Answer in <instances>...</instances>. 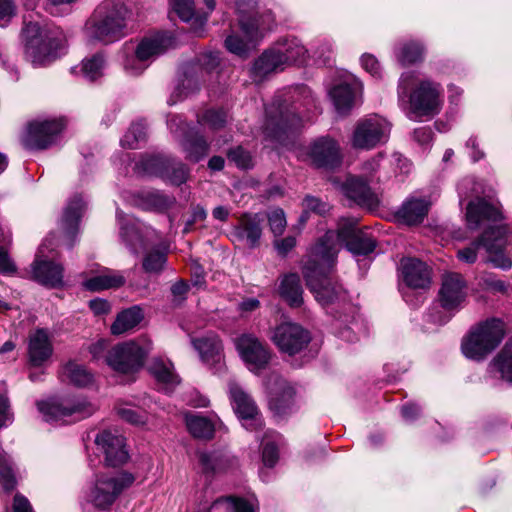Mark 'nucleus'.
<instances>
[{
  "label": "nucleus",
  "mask_w": 512,
  "mask_h": 512,
  "mask_svg": "<svg viewBox=\"0 0 512 512\" xmlns=\"http://www.w3.org/2000/svg\"><path fill=\"white\" fill-rule=\"evenodd\" d=\"M94 443L103 453L108 466H119L128 459L125 439L117 430H103L97 433Z\"/></svg>",
  "instance_id": "20"
},
{
  "label": "nucleus",
  "mask_w": 512,
  "mask_h": 512,
  "mask_svg": "<svg viewBox=\"0 0 512 512\" xmlns=\"http://www.w3.org/2000/svg\"><path fill=\"white\" fill-rule=\"evenodd\" d=\"M401 272L405 283L412 288H428L430 285V270L421 260L416 258H403Z\"/></svg>",
  "instance_id": "29"
},
{
  "label": "nucleus",
  "mask_w": 512,
  "mask_h": 512,
  "mask_svg": "<svg viewBox=\"0 0 512 512\" xmlns=\"http://www.w3.org/2000/svg\"><path fill=\"white\" fill-rule=\"evenodd\" d=\"M236 349L247 368L258 373L265 369L271 359L269 348L252 334H242L235 339Z\"/></svg>",
  "instance_id": "15"
},
{
  "label": "nucleus",
  "mask_w": 512,
  "mask_h": 512,
  "mask_svg": "<svg viewBox=\"0 0 512 512\" xmlns=\"http://www.w3.org/2000/svg\"><path fill=\"white\" fill-rule=\"evenodd\" d=\"M429 202L421 198L407 199L397 212L400 221L408 225L422 222L429 210Z\"/></svg>",
  "instance_id": "35"
},
{
  "label": "nucleus",
  "mask_w": 512,
  "mask_h": 512,
  "mask_svg": "<svg viewBox=\"0 0 512 512\" xmlns=\"http://www.w3.org/2000/svg\"><path fill=\"white\" fill-rule=\"evenodd\" d=\"M70 73L87 82H94L103 76L101 66H72Z\"/></svg>",
  "instance_id": "55"
},
{
  "label": "nucleus",
  "mask_w": 512,
  "mask_h": 512,
  "mask_svg": "<svg viewBox=\"0 0 512 512\" xmlns=\"http://www.w3.org/2000/svg\"><path fill=\"white\" fill-rule=\"evenodd\" d=\"M173 199L159 191H148L142 194V207L144 209L162 210L168 208Z\"/></svg>",
  "instance_id": "48"
},
{
  "label": "nucleus",
  "mask_w": 512,
  "mask_h": 512,
  "mask_svg": "<svg viewBox=\"0 0 512 512\" xmlns=\"http://www.w3.org/2000/svg\"><path fill=\"white\" fill-rule=\"evenodd\" d=\"M191 343L203 362L214 363L220 360L222 343L215 333L210 332L201 337L191 338Z\"/></svg>",
  "instance_id": "32"
},
{
  "label": "nucleus",
  "mask_w": 512,
  "mask_h": 512,
  "mask_svg": "<svg viewBox=\"0 0 512 512\" xmlns=\"http://www.w3.org/2000/svg\"><path fill=\"white\" fill-rule=\"evenodd\" d=\"M151 349V342H125L116 345L108 352L106 362L118 373L133 374L142 368Z\"/></svg>",
  "instance_id": "10"
},
{
  "label": "nucleus",
  "mask_w": 512,
  "mask_h": 512,
  "mask_svg": "<svg viewBox=\"0 0 512 512\" xmlns=\"http://www.w3.org/2000/svg\"><path fill=\"white\" fill-rule=\"evenodd\" d=\"M278 292L281 298L291 307H300L303 303V289L300 277L296 273H290L280 281Z\"/></svg>",
  "instance_id": "37"
},
{
  "label": "nucleus",
  "mask_w": 512,
  "mask_h": 512,
  "mask_svg": "<svg viewBox=\"0 0 512 512\" xmlns=\"http://www.w3.org/2000/svg\"><path fill=\"white\" fill-rule=\"evenodd\" d=\"M267 218L272 233L275 236L282 235L287 225L284 211L280 208L274 209L268 214Z\"/></svg>",
  "instance_id": "54"
},
{
  "label": "nucleus",
  "mask_w": 512,
  "mask_h": 512,
  "mask_svg": "<svg viewBox=\"0 0 512 512\" xmlns=\"http://www.w3.org/2000/svg\"><path fill=\"white\" fill-rule=\"evenodd\" d=\"M133 482V475L127 472L97 475L87 494V502L96 509L108 510Z\"/></svg>",
  "instance_id": "9"
},
{
  "label": "nucleus",
  "mask_w": 512,
  "mask_h": 512,
  "mask_svg": "<svg viewBox=\"0 0 512 512\" xmlns=\"http://www.w3.org/2000/svg\"><path fill=\"white\" fill-rule=\"evenodd\" d=\"M85 202L82 197L76 195L71 198L64 210L61 219V228L67 238V245L72 247L78 233L79 221L85 211Z\"/></svg>",
  "instance_id": "28"
},
{
  "label": "nucleus",
  "mask_w": 512,
  "mask_h": 512,
  "mask_svg": "<svg viewBox=\"0 0 512 512\" xmlns=\"http://www.w3.org/2000/svg\"><path fill=\"white\" fill-rule=\"evenodd\" d=\"M63 272L61 264L44 258L43 247H40L32 264L33 279L42 285L57 288L63 285Z\"/></svg>",
  "instance_id": "24"
},
{
  "label": "nucleus",
  "mask_w": 512,
  "mask_h": 512,
  "mask_svg": "<svg viewBox=\"0 0 512 512\" xmlns=\"http://www.w3.org/2000/svg\"><path fill=\"white\" fill-rule=\"evenodd\" d=\"M398 59L409 64L422 62L424 60L423 45L415 41L404 43L399 50Z\"/></svg>",
  "instance_id": "46"
},
{
  "label": "nucleus",
  "mask_w": 512,
  "mask_h": 512,
  "mask_svg": "<svg viewBox=\"0 0 512 512\" xmlns=\"http://www.w3.org/2000/svg\"><path fill=\"white\" fill-rule=\"evenodd\" d=\"M504 334V323L501 320H486L473 327L463 339L462 352L469 359L482 360L499 346Z\"/></svg>",
  "instance_id": "7"
},
{
  "label": "nucleus",
  "mask_w": 512,
  "mask_h": 512,
  "mask_svg": "<svg viewBox=\"0 0 512 512\" xmlns=\"http://www.w3.org/2000/svg\"><path fill=\"white\" fill-rule=\"evenodd\" d=\"M125 284V277L116 271L102 268L98 273L83 281V287L89 291H101L119 288Z\"/></svg>",
  "instance_id": "34"
},
{
  "label": "nucleus",
  "mask_w": 512,
  "mask_h": 512,
  "mask_svg": "<svg viewBox=\"0 0 512 512\" xmlns=\"http://www.w3.org/2000/svg\"><path fill=\"white\" fill-rule=\"evenodd\" d=\"M263 463L266 467H274L279 459L278 447L273 442H267L263 446Z\"/></svg>",
  "instance_id": "59"
},
{
  "label": "nucleus",
  "mask_w": 512,
  "mask_h": 512,
  "mask_svg": "<svg viewBox=\"0 0 512 512\" xmlns=\"http://www.w3.org/2000/svg\"><path fill=\"white\" fill-rule=\"evenodd\" d=\"M234 2L241 30L250 39L257 35L261 25H268L274 21L271 10H260L258 0H235Z\"/></svg>",
  "instance_id": "17"
},
{
  "label": "nucleus",
  "mask_w": 512,
  "mask_h": 512,
  "mask_svg": "<svg viewBox=\"0 0 512 512\" xmlns=\"http://www.w3.org/2000/svg\"><path fill=\"white\" fill-rule=\"evenodd\" d=\"M25 51L35 60L55 61L65 53L66 37L60 28H42L29 22L22 30Z\"/></svg>",
  "instance_id": "6"
},
{
  "label": "nucleus",
  "mask_w": 512,
  "mask_h": 512,
  "mask_svg": "<svg viewBox=\"0 0 512 512\" xmlns=\"http://www.w3.org/2000/svg\"><path fill=\"white\" fill-rule=\"evenodd\" d=\"M181 144L187 154V158L194 162H198L208 152V144L204 138L193 132L185 134Z\"/></svg>",
  "instance_id": "40"
},
{
  "label": "nucleus",
  "mask_w": 512,
  "mask_h": 512,
  "mask_svg": "<svg viewBox=\"0 0 512 512\" xmlns=\"http://www.w3.org/2000/svg\"><path fill=\"white\" fill-rule=\"evenodd\" d=\"M64 128L63 119L34 120L27 125L22 143L31 150L47 149L56 143Z\"/></svg>",
  "instance_id": "13"
},
{
  "label": "nucleus",
  "mask_w": 512,
  "mask_h": 512,
  "mask_svg": "<svg viewBox=\"0 0 512 512\" xmlns=\"http://www.w3.org/2000/svg\"><path fill=\"white\" fill-rule=\"evenodd\" d=\"M279 66H248L247 73L255 83H261Z\"/></svg>",
  "instance_id": "58"
},
{
  "label": "nucleus",
  "mask_w": 512,
  "mask_h": 512,
  "mask_svg": "<svg viewBox=\"0 0 512 512\" xmlns=\"http://www.w3.org/2000/svg\"><path fill=\"white\" fill-rule=\"evenodd\" d=\"M185 419L187 428L193 437L209 439L213 436L214 425L206 417L196 414H187Z\"/></svg>",
  "instance_id": "43"
},
{
  "label": "nucleus",
  "mask_w": 512,
  "mask_h": 512,
  "mask_svg": "<svg viewBox=\"0 0 512 512\" xmlns=\"http://www.w3.org/2000/svg\"><path fill=\"white\" fill-rule=\"evenodd\" d=\"M342 192L361 206L373 207L378 204L377 196L362 177L349 176L342 184Z\"/></svg>",
  "instance_id": "30"
},
{
  "label": "nucleus",
  "mask_w": 512,
  "mask_h": 512,
  "mask_svg": "<svg viewBox=\"0 0 512 512\" xmlns=\"http://www.w3.org/2000/svg\"><path fill=\"white\" fill-rule=\"evenodd\" d=\"M15 473L12 464L0 447V485L5 491H12L16 487Z\"/></svg>",
  "instance_id": "45"
},
{
  "label": "nucleus",
  "mask_w": 512,
  "mask_h": 512,
  "mask_svg": "<svg viewBox=\"0 0 512 512\" xmlns=\"http://www.w3.org/2000/svg\"><path fill=\"white\" fill-rule=\"evenodd\" d=\"M167 261L166 254L158 250L148 252L142 262L143 270L149 274H159Z\"/></svg>",
  "instance_id": "49"
},
{
  "label": "nucleus",
  "mask_w": 512,
  "mask_h": 512,
  "mask_svg": "<svg viewBox=\"0 0 512 512\" xmlns=\"http://www.w3.org/2000/svg\"><path fill=\"white\" fill-rule=\"evenodd\" d=\"M227 120V115L223 110L209 109L206 110L198 119L202 125H207L211 129L217 130L222 128Z\"/></svg>",
  "instance_id": "52"
},
{
  "label": "nucleus",
  "mask_w": 512,
  "mask_h": 512,
  "mask_svg": "<svg viewBox=\"0 0 512 512\" xmlns=\"http://www.w3.org/2000/svg\"><path fill=\"white\" fill-rule=\"evenodd\" d=\"M335 265V247L324 251L321 245H312L303 260L302 273L315 300L330 309V313L339 314V318L343 315L348 321L356 313V307L342 284L330 277Z\"/></svg>",
  "instance_id": "1"
},
{
  "label": "nucleus",
  "mask_w": 512,
  "mask_h": 512,
  "mask_svg": "<svg viewBox=\"0 0 512 512\" xmlns=\"http://www.w3.org/2000/svg\"><path fill=\"white\" fill-rule=\"evenodd\" d=\"M466 222L471 230L485 227L479 241L458 251V258L466 263H474L477 249L483 246L487 252V262L494 267L509 269L512 265L510 257L505 253L508 229L503 223V215L493 204L477 197L466 207Z\"/></svg>",
  "instance_id": "2"
},
{
  "label": "nucleus",
  "mask_w": 512,
  "mask_h": 512,
  "mask_svg": "<svg viewBox=\"0 0 512 512\" xmlns=\"http://www.w3.org/2000/svg\"><path fill=\"white\" fill-rule=\"evenodd\" d=\"M141 165L148 174L158 176L175 185H180L187 179L188 170L186 166L171 158L149 156L142 160Z\"/></svg>",
  "instance_id": "19"
},
{
  "label": "nucleus",
  "mask_w": 512,
  "mask_h": 512,
  "mask_svg": "<svg viewBox=\"0 0 512 512\" xmlns=\"http://www.w3.org/2000/svg\"><path fill=\"white\" fill-rule=\"evenodd\" d=\"M53 353V345L45 329H37L28 338V359L34 367L42 366Z\"/></svg>",
  "instance_id": "27"
},
{
  "label": "nucleus",
  "mask_w": 512,
  "mask_h": 512,
  "mask_svg": "<svg viewBox=\"0 0 512 512\" xmlns=\"http://www.w3.org/2000/svg\"><path fill=\"white\" fill-rule=\"evenodd\" d=\"M301 125V118L293 110L272 105L266 110L263 134L266 139L285 144L289 135Z\"/></svg>",
  "instance_id": "12"
},
{
  "label": "nucleus",
  "mask_w": 512,
  "mask_h": 512,
  "mask_svg": "<svg viewBox=\"0 0 512 512\" xmlns=\"http://www.w3.org/2000/svg\"><path fill=\"white\" fill-rule=\"evenodd\" d=\"M362 91V84L353 76L346 75L330 90V96L339 114H347L355 105L357 95Z\"/></svg>",
  "instance_id": "23"
},
{
  "label": "nucleus",
  "mask_w": 512,
  "mask_h": 512,
  "mask_svg": "<svg viewBox=\"0 0 512 512\" xmlns=\"http://www.w3.org/2000/svg\"><path fill=\"white\" fill-rule=\"evenodd\" d=\"M149 371L166 392L172 391L180 382L174 373L173 364L169 361L156 358L149 365Z\"/></svg>",
  "instance_id": "36"
},
{
  "label": "nucleus",
  "mask_w": 512,
  "mask_h": 512,
  "mask_svg": "<svg viewBox=\"0 0 512 512\" xmlns=\"http://www.w3.org/2000/svg\"><path fill=\"white\" fill-rule=\"evenodd\" d=\"M89 308L96 316L106 315L111 311L110 303L102 298H95L89 301Z\"/></svg>",
  "instance_id": "62"
},
{
  "label": "nucleus",
  "mask_w": 512,
  "mask_h": 512,
  "mask_svg": "<svg viewBox=\"0 0 512 512\" xmlns=\"http://www.w3.org/2000/svg\"><path fill=\"white\" fill-rule=\"evenodd\" d=\"M228 159L243 169L249 168L251 166V156L242 147L231 149L228 152Z\"/></svg>",
  "instance_id": "56"
},
{
  "label": "nucleus",
  "mask_w": 512,
  "mask_h": 512,
  "mask_svg": "<svg viewBox=\"0 0 512 512\" xmlns=\"http://www.w3.org/2000/svg\"><path fill=\"white\" fill-rule=\"evenodd\" d=\"M45 421H78L90 416L94 409L84 399L65 398L37 403Z\"/></svg>",
  "instance_id": "11"
},
{
  "label": "nucleus",
  "mask_w": 512,
  "mask_h": 512,
  "mask_svg": "<svg viewBox=\"0 0 512 512\" xmlns=\"http://www.w3.org/2000/svg\"><path fill=\"white\" fill-rule=\"evenodd\" d=\"M129 15L122 0H103L87 20L85 35L104 44L116 42L126 35Z\"/></svg>",
  "instance_id": "4"
},
{
  "label": "nucleus",
  "mask_w": 512,
  "mask_h": 512,
  "mask_svg": "<svg viewBox=\"0 0 512 512\" xmlns=\"http://www.w3.org/2000/svg\"><path fill=\"white\" fill-rule=\"evenodd\" d=\"M142 319L143 312L139 306H132L125 309L117 315L111 325V333L113 335H121L136 327Z\"/></svg>",
  "instance_id": "38"
},
{
  "label": "nucleus",
  "mask_w": 512,
  "mask_h": 512,
  "mask_svg": "<svg viewBox=\"0 0 512 512\" xmlns=\"http://www.w3.org/2000/svg\"><path fill=\"white\" fill-rule=\"evenodd\" d=\"M306 48L295 38L283 39L265 50L260 57V64H293L306 61Z\"/></svg>",
  "instance_id": "18"
},
{
  "label": "nucleus",
  "mask_w": 512,
  "mask_h": 512,
  "mask_svg": "<svg viewBox=\"0 0 512 512\" xmlns=\"http://www.w3.org/2000/svg\"><path fill=\"white\" fill-rule=\"evenodd\" d=\"M269 409L275 417L283 418L290 414L295 405V389L279 375H271L267 381Z\"/></svg>",
  "instance_id": "16"
},
{
  "label": "nucleus",
  "mask_w": 512,
  "mask_h": 512,
  "mask_svg": "<svg viewBox=\"0 0 512 512\" xmlns=\"http://www.w3.org/2000/svg\"><path fill=\"white\" fill-rule=\"evenodd\" d=\"M271 340L281 353L294 356L307 348L311 334L297 323L284 322L274 328Z\"/></svg>",
  "instance_id": "14"
},
{
  "label": "nucleus",
  "mask_w": 512,
  "mask_h": 512,
  "mask_svg": "<svg viewBox=\"0 0 512 512\" xmlns=\"http://www.w3.org/2000/svg\"><path fill=\"white\" fill-rule=\"evenodd\" d=\"M170 38L157 34L143 38L135 49L139 61L153 60L156 56L163 54L170 45Z\"/></svg>",
  "instance_id": "33"
},
{
  "label": "nucleus",
  "mask_w": 512,
  "mask_h": 512,
  "mask_svg": "<svg viewBox=\"0 0 512 512\" xmlns=\"http://www.w3.org/2000/svg\"><path fill=\"white\" fill-rule=\"evenodd\" d=\"M178 89L180 90L181 94H184L185 96H187L188 94L198 90L199 84H198L197 79L194 76L189 75L188 73L185 72L184 79L181 80V83L179 84Z\"/></svg>",
  "instance_id": "61"
},
{
  "label": "nucleus",
  "mask_w": 512,
  "mask_h": 512,
  "mask_svg": "<svg viewBox=\"0 0 512 512\" xmlns=\"http://www.w3.org/2000/svg\"><path fill=\"white\" fill-rule=\"evenodd\" d=\"M13 420V413L7 397L0 395V429L7 426Z\"/></svg>",
  "instance_id": "60"
},
{
  "label": "nucleus",
  "mask_w": 512,
  "mask_h": 512,
  "mask_svg": "<svg viewBox=\"0 0 512 512\" xmlns=\"http://www.w3.org/2000/svg\"><path fill=\"white\" fill-rule=\"evenodd\" d=\"M170 4L179 18L189 23L190 29L194 34L197 36L202 35L207 15L200 16L196 14L193 0H170Z\"/></svg>",
  "instance_id": "31"
},
{
  "label": "nucleus",
  "mask_w": 512,
  "mask_h": 512,
  "mask_svg": "<svg viewBox=\"0 0 512 512\" xmlns=\"http://www.w3.org/2000/svg\"><path fill=\"white\" fill-rule=\"evenodd\" d=\"M399 98L408 96L409 118H432L444 104L442 85L428 78H421L412 72L403 73L398 84Z\"/></svg>",
  "instance_id": "3"
},
{
  "label": "nucleus",
  "mask_w": 512,
  "mask_h": 512,
  "mask_svg": "<svg viewBox=\"0 0 512 512\" xmlns=\"http://www.w3.org/2000/svg\"><path fill=\"white\" fill-rule=\"evenodd\" d=\"M303 213L300 216V221L305 223L308 219L309 213H314L316 215H325L330 210V206L328 203L322 201L319 198L314 196H306L302 202Z\"/></svg>",
  "instance_id": "47"
},
{
  "label": "nucleus",
  "mask_w": 512,
  "mask_h": 512,
  "mask_svg": "<svg viewBox=\"0 0 512 512\" xmlns=\"http://www.w3.org/2000/svg\"><path fill=\"white\" fill-rule=\"evenodd\" d=\"M308 156L316 167L333 168L341 163L340 147L336 140L323 136L311 143Z\"/></svg>",
  "instance_id": "22"
},
{
  "label": "nucleus",
  "mask_w": 512,
  "mask_h": 512,
  "mask_svg": "<svg viewBox=\"0 0 512 512\" xmlns=\"http://www.w3.org/2000/svg\"><path fill=\"white\" fill-rule=\"evenodd\" d=\"M356 218H342L336 231L329 230L313 245H321L325 251L329 247H335V261L343 244L356 256H366L372 253L376 247L375 239L367 232L356 228Z\"/></svg>",
  "instance_id": "5"
},
{
  "label": "nucleus",
  "mask_w": 512,
  "mask_h": 512,
  "mask_svg": "<svg viewBox=\"0 0 512 512\" xmlns=\"http://www.w3.org/2000/svg\"><path fill=\"white\" fill-rule=\"evenodd\" d=\"M245 36H247L245 34ZM253 38L246 37V40H243L237 35H230L225 40V47L226 49L240 58H244L248 52H249V44L248 42L251 41Z\"/></svg>",
  "instance_id": "53"
},
{
  "label": "nucleus",
  "mask_w": 512,
  "mask_h": 512,
  "mask_svg": "<svg viewBox=\"0 0 512 512\" xmlns=\"http://www.w3.org/2000/svg\"><path fill=\"white\" fill-rule=\"evenodd\" d=\"M262 222L263 218L259 214H243L233 229L234 239L250 248L257 247L262 236Z\"/></svg>",
  "instance_id": "26"
},
{
  "label": "nucleus",
  "mask_w": 512,
  "mask_h": 512,
  "mask_svg": "<svg viewBox=\"0 0 512 512\" xmlns=\"http://www.w3.org/2000/svg\"><path fill=\"white\" fill-rule=\"evenodd\" d=\"M492 373H499L500 377L512 383V342H507L490 364Z\"/></svg>",
  "instance_id": "39"
},
{
  "label": "nucleus",
  "mask_w": 512,
  "mask_h": 512,
  "mask_svg": "<svg viewBox=\"0 0 512 512\" xmlns=\"http://www.w3.org/2000/svg\"><path fill=\"white\" fill-rule=\"evenodd\" d=\"M188 292V285L182 280L177 281L171 287V293L174 297V301L181 302L185 299Z\"/></svg>",
  "instance_id": "64"
},
{
  "label": "nucleus",
  "mask_w": 512,
  "mask_h": 512,
  "mask_svg": "<svg viewBox=\"0 0 512 512\" xmlns=\"http://www.w3.org/2000/svg\"><path fill=\"white\" fill-rule=\"evenodd\" d=\"M230 399L235 413L242 420L251 421L246 429H257L261 426L259 409L252 397L235 381L229 383Z\"/></svg>",
  "instance_id": "21"
},
{
  "label": "nucleus",
  "mask_w": 512,
  "mask_h": 512,
  "mask_svg": "<svg viewBox=\"0 0 512 512\" xmlns=\"http://www.w3.org/2000/svg\"><path fill=\"white\" fill-rule=\"evenodd\" d=\"M209 512H255V509L248 501L229 496L217 499Z\"/></svg>",
  "instance_id": "42"
},
{
  "label": "nucleus",
  "mask_w": 512,
  "mask_h": 512,
  "mask_svg": "<svg viewBox=\"0 0 512 512\" xmlns=\"http://www.w3.org/2000/svg\"><path fill=\"white\" fill-rule=\"evenodd\" d=\"M64 373L70 382L78 387L88 386L93 381V375L84 366L74 362L65 366Z\"/></svg>",
  "instance_id": "44"
},
{
  "label": "nucleus",
  "mask_w": 512,
  "mask_h": 512,
  "mask_svg": "<svg viewBox=\"0 0 512 512\" xmlns=\"http://www.w3.org/2000/svg\"><path fill=\"white\" fill-rule=\"evenodd\" d=\"M384 157V153L380 152L367 160L362 165V170L366 175H373L379 168L381 160Z\"/></svg>",
  "instance_id": "63"
},
{
  "label": "nucleus",
  "mask_w": 512,
  "mask_h": 512,
  "mask_svg": "<svg viewBox=\"0 0 512 512\" xmlns=\"http://www.w3.org/2000/svg\"><path fill=\"white\" fill-rule=\"evenodd\" d=\"M146 137V127L141 122H136L131 125L129 130L121 139V145L129 149H136L138 143L143 141Z\"/></svg>",
  "instance_id": "50"
},
{
  "label": "nucleus",
  "mask_w": 512,
  "mask_h": 512,
  "mask_svg": "<svg viewBox=\"0 0 512 512\" xmlns=\"http://www.w3.org/2000/svg\"><path fill=\"white\" fill-rule=\"evenodd\" d=\"M120 235L123 241L130 248L131 252L138 254L139 249L143 246V241L140 233L132 224H121Z\"/></svg>",
  "instance_id": "51"
},
{
  "label": "nucleus",
  "mask_w": 512,
  "mask_h": 512,
  "mask_svg": "<svg viewBox=\"0 0 512 512\" xmlns=\"http://www.w3.org/2000/svg\"><path fill=\"white\" fill-rule=\"evenodd\" d=\"M233 461V457L223 452L199 453V462L206 472L223 471L231 466Z\"/></svg>",
  "instance_id": "41"
},
{
  "label": "nucleus",
  "mask_w": 512,
  "mask_h": 512,
  "mask_svg": "<svg viewBox=\"0 0 512 512\" xmlns=\"http://www.w3.org/2000/svg\"><path fill=\"white\" fill-rule=\"evenodd\" d=\"M392 124L378 114H369L355 123L350 144L355 150L369 151L388 142Z\"/></svg>",
  "instance_id": "8"
},
{
  "label": "nucleus",
  "mask_w": 512,
  "mask_h": 512,
  "mask_svg": "<svg viewBox=\"0 0 512 512\" xmlns=\"http://www.w3.org/2000/svg\"><path fill=\"white\" fill-rule=\"evenodd\" d=\"M117 414L123 420L131 423V424H143L145 422V417L143 413H141L138 409L133 407H119L117 409Z\"/></svg>",
  "instance_id": "57"
},
{
  "label": "nucleus",
  "mask_w": 512,
  "mask_h": 512,
  "mask_svg": "<svg viewBox=\"0 0 512 512\" xmlns=\"http://www.w3.org/2000/svg\"><path fill=\"white\" fill-rule=\"evenodd\" d=\"M466 296V285L461 275L450 273L443 277L439 301L444 309H459L465 302Z\"/></svg>",
  "instance_id": "25"
}]
</instances>
